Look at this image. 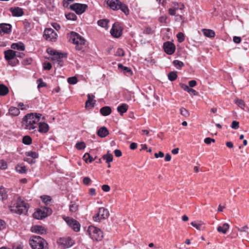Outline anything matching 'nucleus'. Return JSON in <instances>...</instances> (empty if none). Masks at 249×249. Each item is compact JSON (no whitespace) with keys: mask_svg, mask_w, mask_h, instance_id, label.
<instances>
[{"mask_svg":"<svg viewBox=\"0 0 249 249\" xmlns=\"http://www.w3.org/2000/svg\"><path fill=\"white\" fill-rule=\"evenodd\" d=\"M179 85L181 88L182 89L185 91H187L189 89V87L186 84L180 83Z\"/></svg>","mask_w":249,"mask_h":249,"instance_id":"61","label":"nucleus"},{"mask_svg":"<svg viewBox=\"0 0 249 249\" xmlns=\"http://www.w3.org/2000/svg\"><path fill=\"white\" fill-rule=\"evenodd\" d=\"M191 224L199 231L203 230L205 229L204 224L202 222H197L196 221H193L191 223Z\"/></svg>","mask_w":249,"mask_h":249,"instance_id":"27","label":"nucleus"},{"mask_svg":"<svg viewBox=\"0 0 249 249\" xmlns=\"http://www.w3.org/2000/svg\"><path fill=\"white\" fill-rule=\"evenodd\" d=\"M9 113L12 116H16L20 113V111L18 108L11 107L9 109Z\"/></svg>","mask_w":249,"mask_h":249,"instance_id":"29","label":"nucleus"},{"mask_svg":"<svg viewBox=\"0 0 249 249\" xmlns=\"http://www.w3.org/2000/svg\"><path fill=\"white\" fill-rule=\"evenodd\" d=\"M114 152V154H115V156L117 157H120L122 156V152L119 149L115 150Z\"/></svg>","mask_w":249,"mask_h":249,"instance_id":"64","label":"nucleus"},{"mask_svg":"<svg viewBox=\"0 0 249 249\" xmlns=\"http://www.w3.org/2000/svg\"><path fill=\"white\" fill-rule=\"evenodd\" d=\"M30 244L33 249H48V243L39 236H33Z\"/></svg>","mask_w":249,"mask_h":249,"instance_id":"5","label":"nucleus"},{"mask_svg":"<svg viewBox=\"0 0 249 249\" xmlns=\"http://www.w3.org/2000/svg\"><path fill=\"white\" fill-rule=\"evenodd\" d=\"M7 167V162L3 160H0V169L2 170L6 169Z\"/></svg>","mask_w":249,"mask_h":249,"instance_id":"49","label":"nucleus"},{"mask_svg":"<svg viewBox=\"0 0 249 249\" xmlns=\"http://www.w3.org/2000/svg\"><path fill=\"white\" fill-rule=\"evenodd\" d=\"M6 223L5 221L2 219H0V231L5 228Z\"/></svg>","mask_w":249,"mask_h":249,"instance_id":"59","label":"nucleus"},{"mask_svg":"<svg viewBox=\"0 0 249 249\" xmlns=\"http://www.w3.org/2000/svg\"><path fill=\"white\" fill-rule=\"evenodd\" d=\"M61 249L69 248L74 244V241L70 237L60 238L57 241Z\"/></svg>","mask_w":249,"mask_h":249,"instance_id":"9","label":"nucleus"},{"mask_svg":"<svg viewBox=\"0 0 249 249\" xmlns=\"http://www.w3.org/2000/svg\"><path fill=\"white\" fill-rule=\"evenodd\" d=\"M66 18L68 20H75L76 19V16L73 13H69L67 14H66Z\"/></svg>","mask_w":249,"mask_h":249,"instance_id":"43","label":"nucleus"},{"mask_svg":"<svg viewBox=\"0 0 249 249\" xmlns=\"http://www.w3.org/2000/svg\"><path fill=\"white\" fill-rule=\"evenodd\" d=\"M29 208L28 205L21 201L19 197L14 198L9 206L10 211L18 214L26 213Z\"/></svg>","mask_w":249,"mask_h":249,"instance_id":"2","label":"nucleus"},{"mask_svg":"<svg viewBox=\"0 0 249 249\" xmlns=\"http://www.w3.org/2000/svg\"><path fill=\"white\" fill-rule=\"evenodd\" d=\"M16 169L17 172L20 174H24L27 172V169L25 166L18 165L16 167Z\"/></svg>","mask_w":249,"mask_h":249,"instance_id":"38","label":"nucleus"},{"mask_svg":"<svg viewBox=\"0 0 249 249\" xmlns=\"http://www.w3.org/2000/svg\"><path fill=\"white\" fill-rule=\"evenodd\" d=\"M122 29L118 23H115L110 30L111 35L114 37L118 38L122 35Z\"/></svg>","mask_w":249,"mask_h":249,"instance_id":"15","label":"nucleus"},{"mask_svg":"<svg viewBox=\"0 0 249 249\" xmlns=\"http://www.w3.org/2000/svg\"><path fill=\"white\" fill-rule=\"evenodd\" d=\"M52 210L48 207H41L34 213L33 216L37 219H42L52 213Z\"/></svg>","mask_w":249,"mask_h":249,"instance_id":"8","label":"nucleus"},{"mask_svg":"<svg viewBox=\"0 0 249 249\" xmlns=\"http://www.w3.org/2000/svg\"><path fill=\"white\" fill-rule=\"evenodd\" d=\"M32 142V138L29 136H25L22 138V142L26 145H30Z\"/></svg>","mask_w":249,"mask_h":249,"instance_id":"37","label":"nucleus"},{"mask_svg":"<svg viewBox=\"0 0 249 249\" xmlns=\"http://www.w3.org/2000/svg\"><path fill=\"white\" fill-rule=\"evenodd\" d=\"M173 9H175V10L176 11L178 9L182 10L184 8V5L180 3H177V2H174L173 4Z\"/></svg>","mask_w":249,"mask_h":249,"instance_id":"41","label":"nucleus"},{"mask_svg":"<svg viewBox=\"0 0 249 249\" xmlns=\"http://www.w3.org/2000/svg\"><path fill=\"white\" fill-rule=\"evenodd\" d=\"M229 229V225L228 223H224L222 226L217 227V230L219 232H222L224 234L227 233Z\"/></svg>","mask_w":249,"mask_h":249,"instance_id":"26","label":"nucleus"},{"mask_svg":"<svg viewBox=\"0 0 249 249\" xmlns=\"http://www.w3.org/2000/svg\"><path fill=\"white\" fill-rule=\"evenodd\" d=\"M75 147L78 150H82L85 148L86 147V144L84 142H81L76 143L75 145Z\"/></svg>","mask_w":249,"mask_h":249,"instance_id":"45","label":"nucleus"},{"mask_svg":"<svg viewBox=\"0 0 249 249\" xmlns=\"http://www.w3.org/2000/svg\"><path fill=\"white\" fill-rule=\"evenodd\" d=\"M173 65L178 69H180L184 66V64L182 62L178 60H175L173 62Z\"/></svg>","mask_w":249,"mask_h":249,"instance_id":"44","label":"nucleus"},{"mask_svg":"<svg viewBox=\"0 0 249 249\" xmlns=\"http://www.w3.org/2000/svg\"><path fill=\"white\" fill-rule=\"evenodd\" d=\"M83 159L86 163H91L94 160L90 154L88 153L85 154L83 156Z\"/></svg>","mask_w":249,"mask_h":249,"instance_id":"35","label":"nucleus"},{"mask_svg":"<svg viewBox=\"0 0 249 249\" xmlns=\"http://www.w3.org/2000/svg\"><path fill=\"white\" fill-rule=\"evenodd\" d=\"M44 37L48 41H55L57 38V35L52 28H47L44 30Z\"/></svg>","mask_w":249,"mask_h":249,"instance_id":"12","label":"nucleus"},{"mask_svg":"<svg viewBox=\"0 0 249 249\" xmlns=\"http://www.w3.org/2000/svg\"><path fill=\"white\" fill-rule=\"evenodd\" d=\"M9 10L12 13L13 17H21L24 14L23 9L18 7H11L10 8Z\"/></svg>","mask_w":249,"mask_h":249,"instance_id":"17","label":"nucleus"},{"mask_svg":"<svg viewBox=\"0 0 249 249\" xmlns=\"http://www.w3.org/2000/svg\"><path fill=\"white\" fill-rule=\"evenodd\" d=\"M94 98V95L89 94H88V100L86 102V107H93L94 106L96 101L93 100Z\"/></svg>","mask_w":249,"mask_h":249,"instance_id":"23","label":"nucleus"},{"mask_svg":"<svg viewBox=\"0 0 249 249\" xmlns=\"http://www.w3.org/2000/svg\"><path fill=\"white\" fill-rule=\"evenodd\" d=\"M188 84H189V86L190 87L193 88L196 85L197 83L196 80H192L189 81Z\"/></svg>","mask_w":249,"mask_h":249,"instance_id":"58","label":"nucleus"},{"mask_svg":"<svg viewBox=\"0 0 249 249\" xmlns=\"http://www.w3.org/2000/svg\"><path fill=\"white\" fill-rule=\"evenodd\" d=\"M118 68L121 69L124 72V73H128V75H132L133 72L131 69L130 68L124 66L122 64H118Z\"/></svg>","mask_w":249,"mask_h":249,"instance_id":"25","label":"nucleus"},{"mask_svg":"<svg viewBox=\"0 0 249 249\" xmlns=\"http://www.w3.org/2000/svg\"><path fill=\"white\" fill-rule=\"evenodd\" d=\"M67 81L68 83L71 85H74L78 82L77 78L75 76L68 78Z\"/></svg>","mask_w":249,"mask_h":249,"instance_id":"46","label":"nucleus"},{"mask_svg":"<svg viewBox=\"0 0 249 249\" xmlns=\"http://www.w3.org/2000/svg\"><path fill=\"white\" fill-rule=\"evenodd\" d=\"M235 103L241 109H244L245 104L243 100L242 99H237L235 100Z\"/></svg>","mask_w":249,"mask_h":249,"instance_id":"40","label":"nucleus"},{"mask_svg":"<svg viewBox=\"0 0 249 249\" xmlns=\"http://www.w3.org/2000/svg\"><path fill=\"white\" fill-rule=\"evenodd\" d=\"M204 142L206 143V144H210L212 142H215V140L213 139H212L211 138H206L204 139Z\"/></svg>","mask_w":249,"mask_h":249,"instance_id":"56","label":"nucleus"},{"mask_svg":"<svg viewBox=\"0 0 249 249\" xmlns=\"http://www.w3.org/2000/svg\"><path fill=\"white\" fill-rule=\"evenodd\" d=\"M25 155L26 156L31 157L33 159H36L38 157V154L37 153L32 151L26 152L25 153Z\"/></svg>","mask_w":249,"mask_h":249,"instance_id":"42","label":"nucleus"},{"mask_svg":"<svg viewBox=\"0 0 249 249\" xmlns=\"http://www.w3.org/2000/svg\"><path fill=\"white\" fill-rule=\"evenodd\" d=\"M11 48L14 50H18L22 51H24L25 49L24 44L21 42L13 43L11 46Z\"/></svg>","mask_w":249,"mask_h":249,"instance_id":"22","label":"nucleus"},{"mask_svg":"<svg viewBox=\"0 0 249 249\" xmlns=\"http://www.w3.org/2000/svg\"><path fill=\"white\" fill-rule=\"evenodd\" d=\"M113 155L107 152V154L103 156L102 158L106 160V162L109 164L113 160Z\"/></svg>","mask_w":249,"mask_h":249,"instance_id":"32","label":"nucleus"},{"mask_svg":"<svg viewBox=\"0 0 249 249\" xmlns=\"http://www.w3.org/2000/svg\"><path fill=\"white\" fill-rule=\"evenodd\" d=\"M83 182L84 184L88 185L91 182V180L89 178L86 177L83 178Z\"/></svg>","mask_w":249,"mask_h":249,"instance_id":"54","label":"nucleus"},{"mask_svg":"<svg viewBox=\"0 0 249 249\" xmlns=\"http://www.w3.org/2000/svg\"><path fill=\"white\" fill-rule=\"evenodd\" d=\"M108 23V20L106 19H103L99 20L97 22L98 25L103 28H107V25Z\"/></svg>","mask_w":249,"mask_h":249,"instance_id":"34","label":"nucleus"},{"mask_svg":"<svg viewBox=\"0 0 249 249\" xmlns=\"http://www.w3.org/2000/svg\"><path fill=\"white\" fill-rule=\"evenodd\" d=\"M52 67V64L50 62H45L43 64V69L45 70H50Z\"/></svg>","mask_w":249,"mask_h":249,"instance_id":"52","label":"nucleus"},{"mask_svg":"<svg viewBox=\"0 0 249 249\" xmlns=\"http://www.w3.org/2000/svg\"><path fill=\"white\" fill-rule=\"evenodd\" d=\"M41 116V114L37 113L27 114L22 119V127L25 129L33 132L37 127V123L39 121Z\"/></svg>","mask_w":249,"mask_h":249,"instance_id":"1","label":"nucleus"},{"mask_svg":"<svg viewBox=\"0 0 249 249\" xmlns=\"http://www.w3.org/2000/svg\"><path fill=\"white\" fill-rule=\"evenodd\" d=\"M47 52L49 54L53 56L52 60H57L59 63L61 62V58L67 57V53H59L51 49H48Z\"/></svg>","mask_w":249,"mask_h":249,"instance_id":"11","label":"nucleus"},{"mask_svg":"<svg viewBox=\"0 0 249 249\" xmlns=\"http://www.w3.org/2000/svg\"><path fill=\"white\" fill-rule=\"evenodd\" d=\"M7 197V195L5 191V189L2 187H0V200H3L6 199Z\"/></svg>","mask_w":249,"mask_h":249,"instance_id":"33","label":"nucleus"},{"mask_svg":"<svg viewBox=\"0 0 249 249\" xmlns=\"http://www.w3.org/2000/svg\"><path fill=\"white\" fill-rule=\"evenodd\" d=\"M32 231L35 233L38 234H45L46 233V230L42 226L36 225L32 227Z\"/></svg>","mask_w":249,"mask_h":249,"instance_id":"19","label":"nucleus"},{"mask_svg":"<svg viewBox=\"0 0 249 249\" xmlns=\"http://www.w3.org/2000/svg\"><path fill=\"white\" fill-rule=\"evenodd\" d=\"M163 47L164 52L169 55L174 53L176 50L175 45L169 41L164 43Z\"/></svg>","mask_w":249,"mask_h":249,"instance_id":"16","label":"nucleus"},{"mask_svg":"<svg viewBox=\"0 0 249 249\" xmlns=\"http://www.w3.org/2000/svg\"><path fill=\"white\" fill-rule=\"evenodd\" d=\"M100 112L103 116H107L111 113V109L110 107L105 106L101 108Z\"/></svg>","mask_w":249,"mask_h":249,"instance_id":"24","label":"nucleus"},{"mask_svg":"<svg viewBox=\"0 0 249 249\" xmlns=\"http://www.w3.org/2000/svg\"><path fill=\"white\" fill-rule=\"evenodd\" d=\"M180 113L185 117H188L189 116V111L185 108L181 107L180 108Z\"/></svg>","mask_w":249,"mask_h":249,"instance_id":"47","label":"nucleus"},{"mask_svg":"<svg viewBox=\"0 0 249 249\" xmlns=\"http://www.w3.org/2000/svg\"><path fill=\"white\" fill-rule=\"evenodd\" d=\"M69 42L75 45V49L77 51L82 50L85 45L86 40L78 33L71 32L68 34Z\"/></svg>","mask_w":249,"mask_h":249,"instance_id":"3","label":"nucleus"},{"mask_svg":"<svg viewBox=\"0 0 249 249\" xmlns=\"http://www.w3.org/2000/svg\"><path fill=\"white\" fill-rule=\"evenodd\" d=\"M231 127L234 129H237L239 127V122L236 121H233L232 122Z\"/></svg>","mask_w":249,"mask_h":249,"instance_id":"53","label":"nucleus"},{"mask_svg":"<svg viewBox=\"0 0 249 249\" xmlns=\"http://www.w3.org/2000/svg\"><path fill=\"white\" fill-rule=\"evenodd\" d=\"M143 33L146 34H152L153 33V31L151 28L147 27L144 30Z\"/></svg>","mask_w":249,"mask_h":249,"instance_id":"60","label":"nucleus"},{"mask_svg":"<svg viewBox=\"0 0 249 249\" xmlns=\"http://www.w3.org/2000/svg\"><path fill=\"white\" fill-rule=\"evenodd\" d=\"M37 82L38 83L37 88L38 89H40L42 87H45L47 86L46 84L43 81L42 79H39L38 80H37Z\"/></svg>","mask_w":249,"mask_h":249,"instance_id":"50","label":"nucleus"},{"mask_svg":"<svg viewBox=\"0 0 249 249\" xmlns=\"http://www.w3.org/2000/svg\"><path fill=\"white\" fill-rule=\"evenodd\" d=\"M70 8L74 11L77 14H83L88 8V5L86 4L75 3L70 6Z\"/></svg>","mask_w":249,"mask_h":249,"instance_id":"13","label":"nucleus"},{"mask_svg":"<svg viewBox=\"0 0 249 249\" xmlns=\"http://www.w3.org/2000/svg\"><path fill=\"white\" fill-rule=\"evenodd\" d=\"M187 92L191 94H192L193 95H197L198 94V93L197 91H196V90L189 88V89L188 90Z\"/></svg>","mask_w":249,"mask_h":249,"instance_id":"55","label":"nucleus"},{"mask_svg":"<svg viewBox=\"0 0 249 249\" xmlns=\"http://www.w3.org/2000/svg\"><path fill=\"white\" fill-rule=\"evenodd\" d=\"M69 209L71 212H75L78 209V205L75 203L71 202V204L69 206Z\"/></svg>","mask_w":249,"mask_h":249,"instance_id":"39","label":"nucleus"},{"mask_svg":"<svg viewBox=\"0 0 249 249\" xmlns=\"http://www.w3.org/2000/svg\"><path fill=\"white\" fill-rule=\"evenodd\" d=\"M202 32L203 34L207 37H213L215 36L214 32L210 29H203Z\"/></svg>","mask_w":249,"mask_h":249,"instance_id":"30","label":"nucleus"},{"mask_svg":"<svg viewBox=\"0 0 249 249\" xmlns=\"http://www.w3.org/2000/svg\"><path fill=\"white\" fill-rule=\"evenodd\" d=\"M107 2L108 6L113 10L120 9L126 16L129 14L127 6L119 0H107Z\"/></svg>","mask_w":249,"mask_h":249,"instance_id":"4","label":"nucleus"},{"mask_svg":"<svg viewBox=\"0 0 249 249\" xmlns=\"http://www.w3.org/2000/svg\"><path fill=\"white\" fill-rule=\"evenodd\" d=\"M177 71H171L168 74V79L171 81H175L177 78Z\"/></svg>","mask_w":249,"mask_h":249,"instance_id":"36","label":"nucleus"},{"mask_svg":"<svg viewBox=\"0 0 249 249\" xmlns=\"http://www.w3.org/2000/svg\"><path fill=\"white\" fill-rule=\"evenodd\" d=\"M233 41L234 43L238 44L241 42V38L240 37L235 36L233 38Z\"/></svg>","mask_w":249,"mask_h":249,"instance_id":"62","label":"nucleus"},{"mask_svg":"<svg viewBox=\"0 0 249 249\" xmlns=\"http://www.w3.org/2000/svg\"><path fill=\"white\" fill-rule=\"evenodd\" d=\"M12 31V26L8 23H1L0 24V34H9Z\"/></svg>","mask_w":249,"mask_h":249,"instance_id":"18","label":"nucleus"},{"mask_svg":"<svg viewBox=\"0 0 249 249\" xmlns=\"http://www.w3.org/2000/svg\"><path fill=\"white\" fill-rule=\"evenodd\" d=\"M88 232L93 240L101 241L103 237V232L101 230L94 226H89Z\"/></svg>","mask_w":249,"mask_h":249,"instance_id":"7","label":"nucleus"},{"mask_svg":"<svg viewBox=\"0 0 249 249\" xmlns=\"http://www.w3.org/2000/svg\"><path fill=\"white\" fill-rule=\"evenodd\" d=\"M9 92L8 88L3 84H0V95L5 96Z\"/></svg>","mask_w":249,"mask_h":249,"instance_id":"31","label":"nucleus"},{"mask_svg":"<svg viewBox=\"0 0 249 249\" xmlns=\"http://www.w3.org/2000/svg\"><path fill=\"white\" fill-rule=\"evenodd\" d=\"M128 108V106L126 104H123L117 107V111L121 114L126 112Z\"/></svg>","mask_w":249,"mask_h":249,"instance_id":"28","label":"nucleus"},{"mask_svg":"<svg viewBox=\"0 0 249 249\" xmlns=\"http://www.w3.org/2000/svg\"><path fill=\"white\" fill-rule=\"evenodd\" d=\"M109 213L108 210L103 207L99 209L98 212L96 215L93 217L94 221L99 222L102 219H105L108 217Z\"/></svg>","mask_w":249,"mask_h":249,"instance_id":"10","label":"nucleus"},{"mask_svg":"<svg viewBox=\"0 0 249 249\" xmlns=\"http://www.w3.org/2000/svg\"><path fill=\"white\" fill-rule=\"evenodd\" d=\"M177 37L178 38V41L179 42H182L185 40V36L184 34L181 32H179L177 35Z\"/></svg>","mask_w":249,"mask_h":249,"instance_id":"48","label":"nucleus"},{"mask_svg":"<svg viewBox=\"0 0 249 249\" xmlns=\"http://www.w3.org/2000/svg\"><path fill=\"white\" fill-rule=\"evenodd\" d=\"M5 59L8 64L12 66H15L18 64L19 61L16 58V51L12 50H8L4 52Z\"/></svg>","mask_w":249,"mask_h":249,"instance_id":"6","label":"nucleus"},{"mask_svg":"<svg viewBox=\"0 0 249 249\" xmlns=\"http://www.w3.org/2000/svg\"><path fill=\"white\" fill-rule=\"evenodd\" d=\"M109 132L107 129L105 127H102L98 129L97 132V135L101 138H104L108 135Z\"/></svg>","mask_w":249,"mask_h":249,"instance_id":"21","label":"nucleus"},{"mask_svg":"<svg viewBox=\"0 0 249 249\" xmlns=\"http://www.w3.org/2000/svg\"><path fill=\"white\" fill-rule=\"evenodd\" d=\"M49 129V125L45 123L41 122L39 123L38 131L42 133H47Z\"/></svg>","mask_w":249,"mask_h":249,"instance_id":"20","label":"nucleus"},{"mask_svg":"<svg viewBox=\"0 0 249 249\" xmlns=\"http://www.w3.org/2000/svg\"><path fill=\"white\" fill-rule=\"evenodd\" d=\"M42 201L47 204L51 201V198L50 196H47L42 198Z\"/></svg>","mask_w":249,"mask_h":249,"instance_id":"63","label":"nucleus"},{"mask_svg":"<svg viewBox=\"0 0 249 249\" xmlns=\"http://www.w3.org/2000/svg\"><path fill=\"white\" fill-rule=\"evenodd\" d=\"M64 219L69 226L74 231L78 232L80 231V224L77 220L69 217H67Z\"/></svg>","mask_w":249,"mask_h":249,"instance_id":"14","label":"nucleus"},{"mask_svg":"<svg viewBox=\"0 0 249 249\" xmlns=\"http://www.w3.org/2000/svg\"><path fill=\"white\" fill-rule=\"evenodd\" d=\"M102 189L103 191L108 192L110 191V188L108 185H103L102 186Z\"/></svg>","mask_w":249,"mask_h":249,"instance_id":"57","label":"nucleus"},{"mask_svg":"<svg viewBox=\"0 0 249 249\" xmlns=\"http://www.w3.org/2000/svg\"><path fill=\"white\" fill-rule=\"evenodd\" d=\"M116 56H124V52L122 49L119 48L116 52Z\"/></svg>","mask_w":249,"mask_h":249,"instance_id":"51","label":"nucleus"}]
</instances>
